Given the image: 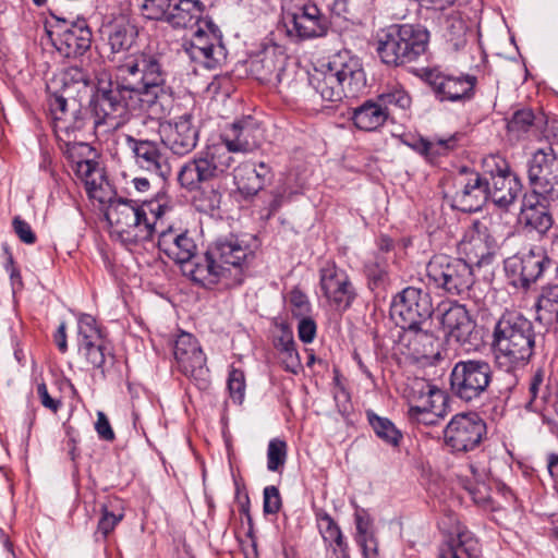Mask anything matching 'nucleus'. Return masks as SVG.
<instances>
[{
  "label": "nucleus",
  "mask_w": 558,
  "mask_h": 558,
  "mask_svg": "<svg viewBox=\"0 0 558 558\" xmlns=\"http://www.w3.org/2000/svg\"><path fill=\"white\" fill-rule=\"evenodd\" d=\"M445 403V395L444 392L441 391V397L439 396H426L422 399H420L418 401L412 403L409 405V410H408V414L410 413H414V412H417V408L422 411H427V410H439L441 409V407L444 405Z\"/></svg>",
  "instance_id": "13d9d810"
},
{
  "label": "nucleus",
  "mask_w": 558,
  "mask_h": 558,
  "mask_svg": "<svg viewBox=\"0 0 558 558\" xmlns=\"http://www.w3.org/2000/svg\"><path fill=\"white\" fill-rule=\"evenodd\" d=\"M440 324L447 341H453L464 351L477 350L482 344V336L476 322L471 317L468 308L457 302L441 314Z\"/></svg>",
  "instance_id": "2eb2a0df"
},
{
  "label": "nucleus",
  "mask_w": 558,
  "mask_h": 558,
  "mask_svg": "<svg viewBox=\"0 0 558 558\" xmlns=\"http://www.w3.org/2000/svg\"><path fill=\"white\" fill-rule=\"evenodd\" d=\"M158 248L175 264L183 266L195 258L197 244L194 238L187 231H180L168 228L160 232L158 238Z\"/></svg>",
  "instance_id": "a878e982"
},
{
  "label": "nucleus",
  "mask_w": 558,
  "mask_h": 558,
  "mask_svg": "<svg viewBox=\"0 0 558 558\" xmlns=\"http://www.w3.org/2000/svg\"><path fill=\"white\" fill-rule=\"evenodd\" d=\"M453 207L464 213L477 211L488 202L485 175L462 169L453 178Z\"/></svg>",
  "instance_id": "6ab92c4d"
},
{
  "label": "nucleus",
  "mask_w": 558,
  "mask_h": 558,
  "mask_svg": "<svg viewBox=\"0 0 558 558\" xmlns=\"http://www.w3.org/2000/svg\"><path fill=\"white\" fill-rule=\"evenodd\" d=\"M456 136H449L448 138L435 137L429 140L430 143V158L434 161L437 157L448 154L456 147Z\"/></svg>",
  "instance_id": "052dcab7"
},
{
  "label": "nucleus",
  "mask_w": 558,
  "mask_h": 558,
  "mask_svg": "<svg viewBox=\"0 0 558 558\" xmlns=\"http://www.w3.org/2000/svg\"><path fill=\"white\" fill-rule=\"evenodd\" d=\"M522 220L526 227L532 228L539 234H545L553 226V217L547 207L542 204L524 203L522 208Z\"/></svg>",
  "instance_id": "a19ab883"
},
{
  "label": "nucleus",
  "mask_w": 558,
  "mask_h": 558,
  "mask_svg": "<svg viewBox=\"0 0 558 558\" xmlns=\"http://www.w3.org/2000/svg\"><path fill=\"white\" fill-rule=\"evenodd\" d=\"M89 108L94 129L97 134H109L121 128L128 120L120 116L113 107L108 105L107 101L100 98L97 94H94L90 99Z\"/></svg>",
  "instance_id": "2f4dec72"
},
{
  "label": "nucleus",
  "mask_w": 558,
  "mask_h": 558,
  "mask_svg": "<svg viewBox=\"0 0 558 558\" xmlns=\"http://www.w3.org/2000/svg\"><path fill=\"white\" fill-rule=\"evenodd\" d=\"M487 435L485 421L474 412L456 414L444 430L445 444L454 453L476 449Z\"/></svg>",
  "instance_id": "9b49d317"
},
{
  "label": "nucleus",
  "mask_w": 558,
  "mask_h": 558,
  "mask_svg": "<svg viewBox=\"0 0 558 558\" xmlns=\"http://www.w3.org/2000/svg\"><path fill=\"white\" fill-rule=\"evenodd\" d=\"M389 109L378 100H366L353 109L351 120L353 124L366 132L376 131L381 128L389 118Z\"/></svg>",
  "instance_id": "473e14b6"
},
{
  "label": "nucleus",
  "mask_w": 558,
  "mask_h": 558,
  "mask_svg": "<svg viewBox=\"0 0 558 558\" xmlns=\"http://www.w3.org/2000/svg\"><path fill=\"white\" fill-rule=\"evenodd\" d=\"M263 131L252 118L243 119L231 125L230 133H227L217 146L228 149V155L232 153H250L258 148L262 144Z\"/></svg>",
  "instance_id": "393cba45"
},
{
  "label": "nucleus",
  "mask_w": 558,
  "mask_h": 558,
  "mask_svg": "<svg viewBox=\"0 0 558 558\" xmlns=\"http://www.w3.org/2000/svg\"><path fill=\"white\" fill-rule=\"evenodd\" d=\"M536 319L545 325L558 324V284L543 289L536 303Z\"/></svg>",
  "instance_id": "ea45409f"
},
{
  "label": "nucleus",
  "mask_w": 558,
  "mask_h": 558,
  "mask_svg": "<svg viewBox=\"0 0 558 558\" xmlns=\"http://www.w3.org/2000/svg\"><path fill=\"white\" fill-rule=\"evenodd\" d=\"M287 61L283 47L269 41L263 44V48L251 60L250 69L260 83L280 84L283 81Z\"/></svg>",
  "instance_id": "412c9836"
},
{
  "label": "nucleus",
  "mask_w": 558,
  "mask_h": 558,
  "mask_svg": "<svg viewBox=\"0 0 558 558\" xmlns=\"http://www.w3.org/2000/svg\"><path fill=\"white\" fill-rule=\"evenodd\" d=\"M298 335L302 342L311 343L316 336V323L311 317H303L298 325Z\"/></svg>",
  "instance_id": "69168bd1"
},
{
  "label": "nucleus",
  "mask_w": 558,
  "mask_h": 558,
  "mask_svg": "<svg viewBox=\"0 0 558 558\" xmlns=\"http://www.w3.org/2000/svg\"><path fill=\"white\" fill-rule=\"evenodd\" d=\"M434 313L433 301L426 290L407 287L399 292L391 304V316L400 327H416L428 324Z\"/></svg>",
  "instance_id": "f8f14e48"
},
{
  "label": "nucleus",
  "mask_w": 558,
  "mask_h": 558,
  "mask_svg": "<svg viewBox=\"0 0 558 558\" xmlns=\"http://www.w3.org/2000/svg\"><path fill=\"white\" fill-rule=\"evenodd\" d=\"M274 345L279 353L280 363L287 372L298 374L302 367L293 336L282 330L281 336L275 339Z\"/></svg>",
  "instance_id": "58836bf2"
},
{
  "label": "nucleus",
  "mask_w": 558,
  "mask_h": 558,
  "mask_svg": "<svg viewBox=\"0 0 558 558\" xmlns=\"http://www.w3.org/2000/svg\"><path fill=\"white\" fill-rule=\"evenodd\" d=\"M233 179L238 191L245 198H251L270 181L271 170L270 167L264 162H259L258 165L243 162L234 169Z\"/></svg>",
  "instance_id": "cd10ccee"
},
{
  "label": "nucleus",
  "mask_w": 558,
  "mask_h": 558,
  "mask_svg": "<svg viewBox=\"0 0 558 558\" xmlns=\"http://www.w3.org/2000/svg\"><path fill=\"white\" fill-rule=\"evenodd\" d=\"M529 392L531 395V400L529 405L534 411H543V405L546 402L547 398V386L544 385V373L538 369L534 373L531 378Z\"/></svg>",
  "instance_id": "8fccbe9b"
},
{
  "label": "nucleus",
  "mask_w": 558,
  "mask_h": 558,
  "mask_svg": "<svg viewBox=\"0 0 558 558\" xmlns=\"http://www.w3.org/2000/svg\"><path fill=\"white\" fill-rule=\"evenodd\" d=\"M484 175L488 201L500 208L512 205L522 191L520 180L511 172L508 162L498 156L484 159Z\"/></svg>",
  "instance_id": "9d476101"
},
{
  "label": "nucleus",
  "mask_w": 558,
  "mask_h": 558,
  "mask_svg": "<svg viewBox=\"0 0 558 558\" xmlns=\"http://www.w3.org/2000/svg\"><path fill=\"white\" fill-rule=\"evenodd\" d=\"M457 547L460 551L464 553L468 558H477L480 556V546L476 539L473 538L472 534L465 530H459L456 538Z\"/></svg>",
  "instance_id": "4d7b16f0"
},
{
  "label": "nucleus",
  "mask_w": 558,
  "mask_h": 558,
  "mask_svg": "<svg viewBox=\"0 0 558 558\" xmlns=\"http://www.w3.org/2000/svg\"><path fill=\"white\" fill-rule=\"evenodd\" d=\"M498 250V243L487 227L475 221L469 239L463 242V251L470 262L478 267L492 265Z\"/></svg>",
  "instance_id": "bb28decb"
},
{
  "label": "nucleus",
  "mask_w": 558,
  "mask_h": 558,
  "mask_svg": "<svg viewBox=\"0 0 558 558\" xmlns=\"http://www.w3.org/2000/svg\"><path fill=\"white\" fill-rule=\"evenodd\" d=\"M281 497L276 486H267L264 489V512L275 514L280 510Z\"/></svg>",
  "instance_id": "e2e57ef3"
},
{
  "label": "nucleus",
  "mask_w": 558,
  "mask_h": 558,
  "mask_svg": "<svg viewBox=\"0 0 558 558\" xmlns=\"http://www.w3.org/2000/svg\"><path fill=\"white\" fill-rule=\"evenodd\" d=\"M13 228L20 240L26 244H33L36 241V235L31 226L20 217L13 219Z\"/></svg>",
  "instance_id": "338daca9"
},
{
  "label": "nucleus",
  "mask_w": 558,
  "mask_h": 558,
  "mask_svg": "<svg viewBox=\"0 0 558 558\" xmlns=\"http://www.w3.org/2000/svg\"><path fill=\"white\" fill-rule=\"evenodd\" d=\"M428 324H420L416 327H401L404 331L403 340L409 350L418 356L429 357L434 354L438 338L427 328Z\"/></svg>",
  "instance_id": "f704fd0d"
},
{
  "label": "nucleus",
  "mask_w": 558,
  "mask_h": 558,
  "mask_svg": "<svg viewBox=\"0 0 558 558\" xmlns=\"http://www.w3.org/2000/svg\"><path fill=\"white\" fill-rule=\"evenodd\" d=\"M123 513H113L109 511L106 505L101 506V517L98 521L96 535L101 534L102 538H107V536L114 530L117 524L122 520Z\"/></svg>",
  "instance_id": "864d4df0"
},
{
  "label": "nucleus",
  "mask_w": 558,
  "mask_h": 558,
  "mask_svg": "<svg viewBox=\"0 0 558 558\" xmlns=\"http://www.w3.org/2000/svg\"><path fill=\"white\" fill-rule=\"evenodd\" d=\"M192 120L191 113H184L172 121L160 124L161 141L174 155L184 156L196 147L199 131Z\"/></svg>",
  "instance_id": "aec40b11"
},
{
  "label": "nucleus",
  "mask_w": 558,
  "mask_h": 558,
  "mask_svg": "<svg viewBox=\"0 0 558 558\" xmlns=\"http://www.w3.org/2000/svg\"><path fill=\"white\" fill-rule=\"evenodd\" d=\"M49 110L56 122H62V129L81 130L84 128L81 116V104L72 94L68 96L64 90L53 93L49 98Z\"/></svg>",
  "instance_id": "c85d7f7f"
},
{
  "label": "nucleus",
  "mask_w": 558,
  "mask_h": 558,
  "mask_svg": "<svg viewBox=\"0 0 558 558\" xmlns=\"http://www.w3.org/2000/svg\"><path fill=\"white\" fill-rule=\"evenodd\" d=\"M222 195L219 191L210 189L203 192L197 198L198 207L203 211H214L220 207Z\"/></svg>",
  "instance_id": "bf43d9fd"
},
{
  "label": "nucleus",
  "mask_w": 558,
  "mask_h": 558,
  "mask_svg": "<svg viewBox=\"0 0 558 558\" xmlns=\"http://www.w3.org/2000/svg\"><path fill=\"white\" fill-rule=\"evenodd\" d=\"M287 442L279 438H274L268 444L267 449V469L277 472L283 468L287 460Z\"/></svg>",
  "instance_id": "3c124183"
},
{
  "label": "nucleus",
  "mask_w": 558,
  "mask_h": 558,
  "mask_svg": "<svg viewBox=\"0 0 558 558\" xmlns=\"http://www.w3.org/2000/svg\"><path fill=\"white\" fill-rule=\"evenodd\" d=\"M429 33L412 24L395 25L378 35L376 51L387 65H403L425 53Z\"/></svg>",
  "instance_id": "423d86ee"
},
{
  "label": "nucleus",
  "mask_w": 558,
  "mask_h": 558,
  "mask_svg": "<svg viewBox=\"0 0 558 558\" xmlns=\"http://www.w3.org/2000/svg\"><path fill=\"white\" fill-rule=\"evenodd\" d=\"M75 175L83 181L86 192L90 198L105 202L101 194L102 185L106 182L102 169L99 163L92 159L76 161L73 166Z\"/></svg>",
  "instance_id": "72a5a7b5"
},
{
  "label": "nucleus",
  "mask_w": 558,
  "mask_h": 558,
  "mask_svg": "<svg viewBox=\"0 0 558 558\" xmlns=\"http://www.w3.org/2000/svg\"><path fill=\"white\" fill-rule=\"evenodd\" d=\"M288 19L290 24L287 27V33L296 41L324 37L329 29L328 19L312 2L295 5L288 13Z\"/></svg>",
  "instance_id": "a211bd4d"
},
{
  "label": "nucleus",
  "mask_w": 558,
  "mask_h": 558,
  "mask_svg": "<svg viewBox=\"0 0 558 558\" xmlns=\"http://www.w3.org/2000/svg\"><path fill=\"white\" fill-rule=\"evenodd\" d=\"M100 340H104V337L96 319L88 314H82L77 324V345Z\"/></svg>",
  "instance_id": "09e8293b"
},
{
  "label": "nucleus",
  "mask_w": 558,
  "mask_h": 558,
  "mask_svg": "<svg viewBox=\"0 0 558 558\" xmlns=\"http://www.w3.org/2000/svg\"><path fill=\"white\" fill-rule=\"evenodd\" d=\"M61 90L68 96L80 94L82 90L86 92L89 83L90 76L78 66H69L65 69L60 75Z\"/></svg>",
  "instance_id": "79ce46f5"
},
{
  "label": "nucleus",
  "mask_w": 558,
  "mask_h": 558,
  "mask_svg": "<svg viewBox=\"0 0 558 558\" xmlns=\"http://www.w3.org/2000/svg\"><path fill=\"white\" fill-rule=\"evenodd\" d=\"M170 209L169 202L163 194L155 199L144 202L140 207L129 199H112L106 210V219L119 238L126 243L136 244L150 240L155 230V222L147 218V211L155 219L161 218Z\"/></svg>",
  "instance_id": "20e7f679"
},
{
  "label": "nucleus",
  "mask_w": 558,
  "mask_h": 558,
  "mask_svg": "<svg viewBox=\"0 0 558 558\" xmlns=\"http://www.w3.org/2000/svg\"><path fill=\"white\" fill-rule=\"evenodd\" d=\"M310 84L323 100L336 102L361 94L366 76L360 59L343 51L333 56L325 70H315Z\"/></svg>",
  "instance_id": "39448f33"
},
{
  "label": "nucleus",
  "mask_w": 558,
  "mask_h": 558,
  "mask_svg": "<svg viewBox=\"0 0 558 558\" xmlns=\"http://www.w3.org/2000/svg\"><path fill=\"white\" fill-rule=\"evenodd\" d=\"M95 94L126 119L130 109L163 116L171 102L161 57L149 51L128 56L116 69V81L99 82Z\"/></svg>",
  "instance_id": "f257e3e1"
},
{
  "label": "nucleus",
  "mask_w": 558,
  "mask_h": 558,
  "mask_svg": "<svg viewBox=\"0 0 558 558\" xmlns=\"http://www.w3.org/2000/svg\"><path fill=\"white\" fill-rule=\"evenodd\" d=\"M429 283L450 295H461L474 284L472 266L462 258L434 256L426 266Z\"/></svg>",
  "instance_id": "6e6552de"
},
{
  "label": "nucleus",
  "mask_w": 558,
  "mask_h": 558,
  "mask_svg": "<svg viewBox=\"0 0 558 558\" xmlns=\"http://www.w3.org/2000/svg\"><path fill=\"white\" fill-rule=\"evenodd\" d=\"M253 255L251 247L239 236L230 234L215 242L202 255L195 254L181 270L194 283L205 289L220 286L231 289L244 280L243 266Z\"/></svg>",
  "instance_id": "f03ea898"
},
{
  "label": "nucleus",
  "mask_w": 558,
  "mask_h": 558,
  "mask_svg": "<svg viewBox=\"0 0 558 558\" xmlns=\"http://www.w3.org/2000/svg\"><path fill=\"white\" fill-rule=\"evenodd\" d=\"M125 142L133 153L138 168L163 180L170 175V165L157 143L148 140H136L131 135L125 136Z\"/></svg>",
  "instance_id": "b1692460"
},
{
  "label": "nucleus",
  "mask_w": 558,
  "mask_h": 558,
  "mask_svg": "<svg viewBox=\"0 0 558 558\" xmlns=\"http://www.w3.org/2000/svg\"><path fill=\"white\" fill-rule=\"evenodd\" d=\"M417 412L408 414V417L412 423L423 424L426 426L436 425L442 416L441 409L422 411V409L420 410L417 408Z\"/></svg>",
  "instance_id": "680f3d73"
},
{
  "label": "nucleus",
  "mask_w": 558,
  "mask_h": 558,
  "mask_svg": "<svg viewBox=\"0 0 558 558\" xmlns=\"http://www.w3.org/2000/svg\"><path fill=\"white\" fill-rule=\"evenodd\" d=\"M138 37L137 26L129 20L118 21L110 27L108 44L113 53L129 51Z\"/></svg>",
  "instance_id": "e433bc0d"
},
{
  "label": "nucleus",
  "mask_w": 558,
  "mask_h": 558,
  "mask_svg": "<svg viewBox=\"0 0 558 558\" xmlns=\"http://www.w3.org/2000/svg\"><path fill=\"white\" fill-rule=\"evenodd\" d=\"M444 37L454 51H460L473 38V33L461 14L452 11L444 20Z\"/></svg>",
  "instance_id": "c9c22d12"
},
{
  "label": "nucleus",
  "mask_w": 558,
  "mask_h": 558,
  "mask_svg": "<svg viewBox=\"0 0 558 558\" xmlns=\"http://www.w3.org/2000/svg\"><path fill=\"white\" fill-rule=\"evenodd\" d=\"M527 179L535 195L547 203L558 201V157L551 147L533 154L527 165Z\"/></svg>",
  "instance_id": "ddd939ff"
},
{
  "label": "nucleus",
  "mask_w": 558,
  "mask_h": 558,
  "mask_svg": "<svg viewBox=\"0 0 558 558\" xmlns=\"http://www.w3.org/2000/svg\"><path fill=\"white\" fill-rule=\"evenodd\" d=\"M367 418L377 437L388 445L393 447L399 446L402 439V433L390 420L378 416L373 412H367Z\"/></svg>",
  "instance_id": "37998d69"
},
{
  "label": "nucleus",
  "mask_w": 558,
  "mask_h": 558,
  "mask_svg": "<svg viewBox=\"0 0 558 558\" xmlns=\"http://www.w3.org/2000/svg\"><path fill=\"white\" fill-rule=\"evenodd\" d=\"M95 429H96L99 438H101L102 440L112 441L116 438L114 432L110 425V422H109L107 415L101 411L97 412V421L95 423Z\"/></svg>",
  "instance_id": "0e129e2a"
},
{
  "label": "nucleus",
  "mask_w": 558,
  "mask_h": 558,
  "mask_svg": "<svg viewBox=\"0 0 558 558\" xmlns=\"http://www.w3.org/2000/svg\"><path fill=\"white\" fill-rule=\"evenodd\" d=\"M53 46L65 58H77L89 50L93 33L85 19L72 22L62 21L59 25Z\"/></svg>",
  "instance_id": "4be33fe9"
},
{
  "label": "nucleus",
  "mask_w": 558,
  "mask_h": 558,
  "mask_svg": "<svg viewBox=\"0 0 558 558\" xmlns=\"http://www.w3.org/2000/svg\"><path fill=\"white\" fill-rule=\"evenodd\" d=\"M355 525L357 531V542L363 547L364 555L367 556V542L372 541V535L369 534L372 521L364 510L355 512Z\"/></svg>",
  "instance_id": "6e6d98bb"
},
{
  "label": "nucleus",
  "mask_w": 558,
  "mask_h": 558,
  "mask_svg": "<svg viewBox=\"0 0 558 558\" xmlns=\"http://www.w3.org/2000/svg\"><path fill=\"white\" fill-rule=\"evenodd\" d=\"M228 388L231 398L241 403L245 393V376L244 372L239 368H232L228 377Z\"/></svg>",
  "instance_id": "5fc2aeb1"
},
{
  "label": "nucleus",
  "mask_w": 558,
  "mask_h": 558,
  "mask_svg": "<svg viewBox=\"0 0 558 558\" xmlns=\"http://www.w3.org/2000/svg\"><path fill=\"white\" fill-rule=\"evenodd\" d=\"M78 353L86 362L94 368L100 369L102 377H105L104 365L109 355L113 357L108 351L105 339L97 342L82 343L77 345Z\"/></svg>",
  "instance_id": "c03bdc74"
},
{
  "label": "nucleus",
  "mask_w": 558,
  "mask_h": 558,
  "mask_svg": "<svg viewBox=\"0 0 558 558\" xmlns=\"http://www.w3.org/2000/svg\"><path fill=\"white\" fill-rule=\"evenodd\" d=\"M424 82L430 87L435 98L440 102H464L475 94L477 78L474 75H453L438 68L425 69Z\"/></svg>",
  "instance_id": "4468645a"
},
{
  "label": "nucleus",
  "mask_w": 558,
  "mask_h": 558,
  "mask_svg": "<svg viewBox=\"0 0 558 558\" xmlns=\"http://www.w3.org/2000/svg\"><path fill=\"white\" fill-rule=\"evenodd\" d=\"M172 349L180 372L194 380L199 389H207L210 384L207 360L194 336L182 331L173 341Z\"/></svg>",
  "instance_id": "dca6fc26"
},
{
  "label": "nucleus",
  "mask_w": 558,
  "mask_h": 558,
  "mask_svg": "<svg viewBox=\"0 0 558 558\" xmlns=\"http://www.w3.org/2000/svg\"><path fill=\"white\" fill-rule=\"evenodd\" d=\"M493 380V368L488 361L466 360L458 362L450 374V388L457 398L465 402L481 399Z\"/></svg>",
  "instance_id": "1a4fd4ad"
},
{
  "label": "nucleus",
  "mask_w": 558,
  "mask_h": 558,
  "mask_svg": "<svg viewBox=\"0 0 558 558\" xmlns=\"http://www.w3.org/2000/svg\"><path fill=\"white\" fill-rule=\"evenodd\" d=\"M435 395L441 397V390L436 385L422 377L410 379L405 389L409 405L426 396L434 397Z\"/></svg>",
  "instance_id": "a18cd8bd"
},
{
  "label": "nucleus",
  "mask_w": 558,
  "mask_h": 558,
  "mask_svg": "<svg viewBox=\"0 0 558 558\" xmlns=\"http://www.w3.org/2000/svg\"><path fill=\"white\" fill-rule=\"evenodd\" d=\"M182 47L192 61L205 68L213 69L218 63L216 57L218 47L215 45L213 37L202 28L195 31L191 39H185Z\"/></svg>",
  "instance_id": "7c9ffc66"
},
{
  "label": "nucleus",
  "mask_w": 558,
  "mask_h": 558,
  "mask_svg": "<svg viewBox=\"0 0 558 558\" xmlns=\"http://www.w3.org/2000/svg\"><path fill=\"white\" fill-rule=\"evenodd\" d=\"M228 149L213 144L185 162L178 172L180 186L189 192L197 191L204 183L222 177L233 165Z\"/></svg>",
  "instance_id": "0eeeda50"
},
{
  "label": "nucleus",
  "mask_w": 558,
  "mask_h": 558,
  "mask_svg": "<svg viewBox=\"0 0 558 558\" xmlns=\"http://www.w3.org/2000/svg\"><path fill=\"white\" fill-rule=\"evenodd\" d=\"M204 13V4L199 0H172L161 23L173 29L187 28L196 25Z\"/></svg>",
  "instance_id": "c756f323"
},
{
  "label": "nucleus",
  "mask_w": 558,
  "mask_h": 558,
  "mask_svg": "<svg viewBox=\"0 0 558 558\" xmlns=\"http://www.w3.org/2000/svg\"><path fill=\"white\" fill-rule=\"evenodd\" d=\"M320 535L327 546H333L335 542L343 539L340 527L328 513L317 517Z\"/></svg>",
  "instance_id": "603ef678"
},
{
  "label": "nucleus",
  "mask_w": 558,
  "mask_h": 558,
  "mask_svg": "<svg viewBox=\"0 0 558 558\" xmlns=\"http://www.w3.org/2000/svg\"><path fill=\"white\" fill-rule=\"evenodd\" d=\"M138 14L145 21L161 23L172 0H134Z\"/></svg>",
  "instance_id": "49530a36"
},
{
  "label": "nucleus",
  "mask_w": 558,
  "mask_h": 558,
  "mask_svg": "<svg viewBox=\"0 0 558 558\" xmlns=\"http://www.w3.org/2000/svg\"><path fill=\"white\" fill-rule=\"evenodd\" d=\"M535 332L531 320L515 312L505 313L493 331L496 364L506 372L526 365L534 353Z\"/></svg>",
  "instance_id": "7ed1b4c3"
},
{
  "label": "nucleus",
  "mask_w": 558,
  "mask_h": 558,
  "mask_svg": "<svg viewBox=\"0 0 558 558\" xmlns=\"http://www.w3.org/2000/svg\"><path fill=\"white\" fill-rule=\"evenodd\" d=\"M549 262L544 248L534 246L506 259L505 270L512 286L527 290L543 275Z\"/></svg>",
  "instance_id": "f3484780"
},
{
  "label": "nucleus",
  "mask_w": 558,
  "mask_h": 558,
  "mask_svg": "<svg viewBox=\"0 0 558 558\" xmlns=\"http://www.w3.org/2000/svg\"><path fill=\"white\" fill-rule=\"evenodd\" d=\"M319 272L320 290L325 298L339 308H348L355 296L348 274L330 262L326 263Z\"/></svg>",
  "instance_id": "5701e85b"
},
{
  "label": "nucleus",
  "mask_w": 558,
  "mask_h": 558,
  "mask_svg": "<svg viewBox=\"0 0 558 558\" xmlns=\"http://www.w3.org/2000/svg\"><path fill=\"white\" fill-rule=\"evenodd\" d=\"M37 395L39 397L41 405L53 413H57L62 405V402L60 400L50 397L47 386L44 381L37 385Z\"/></svg>",
  "instance_id": "774afa93"
},
{
  "label": "nucleus",
  "mask_w": 558,
  "mask_h": 558,
  "mask_svg": "<svg viewBox=\"0 0 558 558\" xmlns=\"http://www.w3.org/2000/svg\"><path fill=\"white\" fill-rule=\"evenodd\" d=\"M378 100L381 105L389 109V106H395L401 110H407L412 105V98L409 93L400 85L390 86L386 92L378 95Z\"/></svg>",
  "instance_id": "de8ad7c7"
},
{
  "label": "nucleus",
  "mask_w": 558,
  "mask_h": 558,
  "mask_svg": "<svg viewBox=\"0 0 558 558\" xmlns=\"http://www.w3.org/2000/svg\"><path fill=\"white\" fill-rule=\"evenodd\" d=\"M544 124V118L536 116L531 109L517 110L508 122V131L521 138L527 134L537 135Z\"/></svg>",
  "instance_id": "4c0bfd02"
}]
</instances>
